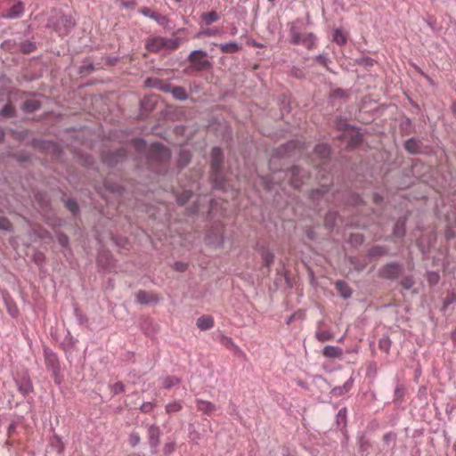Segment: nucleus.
<instances>
[{
	"label": "nucleus",
	"mask_w": 456,
	"mask_h": 456,
	"mask_svg": "<svg viewBox=\"0 0 456 456\" xmlns=\"http://www.w3.org/2000/svg\"><path fill=\"white\" fill-rule=\"evenodd\" d=\"M401 272V267L397 264H388L384 266L382 270V274L384 277L388 279L395 278L399 275Z\"/></svg>",
	"instance_id": "5"
},
{
	"label": "nucleus",
	"mask_w": 456,
	"mask_h": 456,
	"mask_svg": "<svg viewBox=\"0 0 456 456\" xmlns=\"http://www.w3.org/2000/svg\"><path fill=\"white\" fill-rule=\"evenodd\" d=\"M196 403L198 411H202L203 413L209 414L216 411V405L211 402L199 399L196 401Z\"/></svg>",
	"instance_id": "11"
},
{
	"label": "nucleus",
	"mask_w": 456,
	"mask_h": 456,
	"mask_svg": "<svg viewBox=\"0 0 456 456\" xmlns=\"http://www.w3.org/2000/svg\"><path fill=\"white\" fill-rule=\"evenodd\" d=\"M362 142V136L359 134H356L353 138H352V142L354 145H357L359 144L360 142Z\"/></svg>",
	"instance_id": "42"
},
{
	"label": "nucleus",
	"mask_w": 456,
	"mask_h": 456,
	"mask_svg": "<svg viewBox=\"0 0 456 456\" xmlns=\"http://www.w3.org/2000/svg\"><path fill=\"white\" fill-rule=\"evenodd\" d=\"M332 37H333V41L340 45H345L347 40V37H346V33L342 29H339V28H337L333 31Z\"/></svg>",
	"instance_id": "16"
},
{
	"label": "nucleus",
	"mask_w": 456,
	"mask_h": 456,
	"mask_svg": "<svg viewBox=\"0 0 456 456\" xmlns=\"http://www.w3.org/2000/svg\"><path fill=\"white\" fill-rule=\"evenodd\" d=\"M322 354L327 358L335 359L341 357L343 354V351L338 346H326L322 349Z\"/></svg>",
	"instance_id": "7"
},
{
	"label": "nucleus",
	"mask_w": 456,
	"mask_h": 456,
	"mask_svg": "<svg viewBox=\"0 0 456 456\" xmlns=\"http://www.w3.org/2000/svg\"><path fill=\"white\" fill-rule=\"evenodd\" d=\"M356 237L359 238V240H362V237H359L358 235H356Z\"/></svg>",
	"instance_id": "56"
},
{
	"label": "nucleus",
	"mask_w": 456,
	"mask_h": 456,
	"mask_svg": "<svg viewBox=\"0 0 456 456\" xmlns=\"http://www.w3.org/2000/svg\"><path fill=\"white\" fill-rule=\"evenodd\" d=\"M262 259H263L264 265L266 267H269L273 262L274 256L273 253L266 251V252L263 253Z\"/></svg>",
	"instance_id": "28"
},
{
	"label": "nucleus",
	"mask_w": 456,
	"mask_h": 456,
	"mask_svg": "<svg viewBox=\"0 0 456 456\" xmlns=\"http://www.w3.org/2000/svg\"><path fill=\"white\" fill-rule=\"evenodd\" d=\"M11 228V223L5 217H0V229L9 230Z\"/></svg>",
	"instance_id": "36"
},
{
	"label": "nucleus",
	"mask_w": 456,
	"mask_h": 456,
	"mask_svg": "<svg viewBox=\"0 0 456 456\" xmlns=\"http://www.w3.org/2000/svg\"><path fill=\"white\" fill-rule=\"evenodd\" d=\"M315 338L320 342H325V341L332 340L334 338V335L332 332H330L329 330H320L316 331Z\"/></svg>",
	"instance_id": "20"
},
{
	"label": "nucleus",
	"mask_w": 456,
	"mask_h": 456,
	"mask_svg": "<svg viewBox=\"0 0 456 456\" xmlns=\"http://www.w3.org/2000/svg\"><path fill=\"white\" fill-rule=\"evenodd\" d=\"M40 107L39 102L35 99L27 100L23 103V110L25 111L32 112L38 110Z\"/></svg>",
	"instance_id": "21"
},
{
	"label": "nucleus",
	"mask_w": 456,
	"mask_h": 456,
	"mask_svg": "<svg viewBox=\"0 0 456 456\" xmlns=\"http://www.w3.org/2000/svg\"><path fill=\"white\" fill-rule=\"evenodd\" d=\"M330 153V148L326 144H319L314 149V155L318 156L321 159H326Z\"/></svg>",
	"instance_id": "15"
},
{
	"label": "nucleus",
	"mask_w": 456,
	"mask_h": 456,
	"mask_svg": "<svg viewBox=\"0 0 456 456\" xmlns=\"http://www.w3.org/2000/svg\"><path fill=\"white\" fill-rule=\"evenodd\" d=\"M66 207L73 213L76 214L78 210V206L75 200H68L66 201Z\"/></svg>",
	"instance_id": "32"
},
{
	"label": "nucleus",
	"mask_w": 456,
	"mask_h": 456,
	"mask_svg": "<svg viewBox=\"0 0 456 456\" xmlns=\"http://www.w3.org/2000/svg\"><path fill=\"white\" fill-rule=\"evenodd\" d=\"M197 326L202 330H209L214 326V319L210 315H203L197 320Z\"/></svg>",
	"instance_id": "9"
},
{
	"label": "nucleus",
	"mask_w": 456,
	"mask_h": 456,
	"mask_svg": "<svg viewBox=\"0 0 456 456\" xmlns=\"http://www.w3.org/2000/svg\"><path fill=\"white\" fill-rule=\"evenodd\" d=\"M292 183L294 184L295 187H298L299 186V184L297 183L294 182V181L292 182Z\"/></svg>",
	"instance_id": "54"
},
{
	"label": "nucleus",
	"mask_w": 456,
	"mask_h": 456,
	"mask_svg": "<svg viewBox=\"0 0 456 456\" xmlns=\"http://www.w3.org/2000/svg\"><path fill=\"white\" fill-rule=\"evenodd\" d=\"M351 388V384L346 382L342 387H335L332 390L334 395H341L344 393H346Z\"/></svg>",
	"instance_id": "30"
},
{
	"label": "nucleus",
	"mask_w": 456,
	"mask_h": 456,
	"mask_svg": "<svg viewBox=\"0 0 456 456\" xmlns=\"http://www.w3.org/2000/svg\"><path fill=\"white\" fill-rule=\"evenodd\" d=\"M219 48L222 53H234L241 50V45H238L237 43L231 42L227 44H222L219 45Z\"/></svg>",
	"instance_id": "14"
},
{
	"label": "nucleus",
	"mask_w": 456,
	"mask_h": 456,
	"mask_svg": "<svg viewBox=\"0 0 456 456\" xmlns=\"http://www.w3.org/2000/svg\"><path fill=\"white\" fill-rule=\"evenodd\" d=\"M120 4H121V6H123L126 9H134L135 7L134 1L121 0Z\"/></svg>",
	"instance_id": "37"
},
{
	"label": "nucleus",
	"mask_w": 456,
	"mask_h": 456,
	"mask_svg": "<svg viewBox=\"0 0 456 456\" xmlns=\"http://www.w3.org/2000/svg\"><path fill=\"white\" fill-rule=\"evenodd\" d=\"M190 158H191L190 153L187 151H184V150L181 151L180 157H179V164L185 166L186 164L189 163Z\"/></svg>",
	"instance_id": "31"
},
{
	"label": "nucleus",
	"mask_w": 456,
	"mask_h": 456,
	"mask_svg": "<svg viewBox=\"0 0 456 456\" xmlns=\"http://www.w3.org/2000/svg\"><path fill=\"white\" fill-rule=\"evenodd\" d=\"M294 146H295V142H289V143L287 144V147H288V148H292V147H294Z\"/></svg>",
	"instance_id": "52"
},
{
	"label": "nucleus",
	"mask_w": 456,
	"mask_h": 456,
	"mask_svg": "<svg viewBox=\"0 0 456 456\" xmlns=\"http://www.w3.org/2000/svg\"><path fill=\"white\" fill-rule=\"evenodd\" d=\"M13 111V108L11 105H5L3 110H1L0 114L4 117H10L12 116Z\"/></svg>",
	"instance_id": "35"
},
{
	"label": "nucleus",
	"mask_w": 456,
	"mask_h": 456,
	"mask_svg": "<svg viewBox=\"0 0 456 456\" xmlns=\"http://www.w3.org/2000/svg\"><path fill=\"white\" fill-rule=\"evenodd\" d=\"M188 60L192 68L197 71L207 70L212 67L211 62L207 60V53L201 50L192 51Z\"/></svg>",
	"instance_id": "3"
},
{
	"label": "nucleus",
	"mask_w": 456,
	"mask_h": 456,
	"mask_svg": "<svg viewBox=\"0 0 456 456\" xmlns=\"http://www.w3.org/2000/svg\"><path fill=\"white\" fill-rule=\"evenodd\" d=\"M191 197V191L186 190L182 194L177 196V202L180 205H183L190 200Z\"/></svg>",
	"instance_id": "29"
},
{
	"label": "nucleus",
	"mask_w": 456,
	"mask_h": 456,
	"mask_svg": "<svg viewBox=\"0 0 456 456\" xmlns=\"http://www.w3.org/2000/svg\"><path fill=\"white\" fill-rule=\"evenodd\" d=\"M22 50H23L24 52H26V53H29V52L32 50V48H31V45H29V47H27V48H25V45H23V46H22Z\"/></svg>",
	"instance_id": "51"
},
{
	"label": "nucleus",
	"mask_w": 456,
	"mask_h": 456,
	"mask_svg": "<svg viewBox=\"0 0 456 456\" xmlns=\"http://www.w3.org/2000/svg\"><path fill=\"white\" fill-rule=\"evenodd\" d=\"M112 391L114 392V394H120V393H123L125 391V386L122 382H117L113 385L112 387Z\"/></svg>",
	"instance_id": "33"
},
{
	"label": "nucleus",
	"mask_w": 456,
	"mask_h": 456,
	"mask_svg": "<svg viewBox=\"0 0 456 456\" xmlns=\"http://www.w3.org/2000/svg\"><path fill=\"white\" fill-rule=\"evenodd\" d=\"M154 405L152 403H144L142 406H141V411L142 412H151L153 409Z\"/></svg>",
	"instance_id": "38"
},
{
	"label": "nucleus",
	"mask_w": 456,
	"mask_h": 456,
	"mask_svg": "<svg viewBox=\"0 0 456 456\" xmlns=\"http://www.w3.org/2000/svg\"><path fill=\"white\" fill-rule=\"evenodd\" d=\"M182 408H183V406H182L181 403L175 401V402L168 403L166 406V411L167 413L177 412V411H181Z\"/></svg>",
	"instance_id": "26"
},
{
	"label": "nucleus",
	"mask_w": 456,
	"mask_h": 456,
	"mask_svg": "<svg viewBox=\"0 0 456 456\" xmlns=\"http://www.w3.org/2000/svg\"><path fill=\"white\" fill-rule=\"evenodd\" d=\"M136 299L141 304H149L151 302H157L159 300V297L157 294L140 290L136 294Z\"/></svg>",
	"instance_id": "6"
},
{
	"label": "nucleus",
	"mask_w": 456,
	"mask_h": 456,
	"mask_svg": "<svg viewBox=\"0 0 456 456\" xmlns=\"http://www.w3.org/2000/svg\"><path fill=\"white\" fill-rule=\"evenodd\" d=\"M175 268L179 272H183L186 270L187 265L184 263L177 262L175 264Z\"/></svg>",
	"instance_id": "41"
},
{
	"label": "nucleus",
	"mask_w": 456,
	"mask_h": 456,
	"mask_svg": "<svg viewBox=\"0 0 456 456\" xmlns=\"http://www.w3.org/2000/svg\"><path fill=\"white\" fill-rule=\"evenodd\" d=\"M180 43L178 38H165L162 37H152L146 41V49L152 53H157L162 49L175 50L178 48Z\"/></svg>",
	"instance_id": "1"
},
{
	"label": "nucleus",
	"mask_w": 456,
	"mask_h": 456,
	"mask_svg": "<svg viewBox=\"0 0 456 456\" xmlns=\"http://www.w3.org/2000/svg\"><path fill=\"white\" fill-rule=\"evenodd\" d=\"M218 19V14L214 11L201 14V20L204 21L206 25H210L213 22L216 21Z\"/></svg>",
	"instance_id": "19"
},
{
	"label": "nucleus",
	"mask_w": 456,
	"mask_h": 456,
	"mask_svg": "<svg viewBox=\"0 0 456 456\" xmlns=\"http://www.w3.org/2000/svg\"><path fill=\"white\" fill-rule=\"evenodd\" d=\"M22 50H23L24 52H26V53H29V52L32 50V48H31V45H29V47H27V48H25V45H23V46H22Z\"/></svg>",
	"instance_id": "50"
},
{
	"label": "nucleus",
	"mask_w": 456,
	"mask_h": 456,
	"mask_svg": "<svg viewBox=\"0 0 456 456\" xmlns=\"http://www.w3.org/2000/svg\"><path fill=\"white\" fill-rule=\"evenodd\" d=\"M179 383V379L175 377H166L162 380V386L165 388H171L172 387L177 385Z\"/></svg>",
	"instance_id": "25"
},
{
	"label": "nucleus",
	"mask_w": 456,
	"mask_h": 456,
	"mask_svg": "<svg viewBox=\"0 0 456 456\" xmlns=\"http://www.w3.org/2000/svg\"><path fill=\"white\" fill-rule=\"evenodd\" d=\"M59 242L62 245V246H66L68 244V238L64 235H61L59 237Z\"/></svg>",
	"instance_id": "45"
},
{
	"label": "nucleus",
	"mask_w": 456,
	"mask_h": 456,
	"mask_svg": "<svg viewBox=\"0 0 456 456\" xmlns=\"http://www.w3.org/2000/svg\"><path fill=\"white\" fill-rule=\"evenodd\" d=\"M140 12L145 16L156 19V15L149 8H142Z\"/></svg>",
	"instance_id": "40"
},
{
	"label": "nucleus",
	"mask_w": 456,
	"mask_h": 456,
	"mask_svg": "<svg viewBox=\"0 0 456 456\" xmlns=\"http://www.w3.org/2000/svg\"><path fill=\"white\" fill-rule=\"evenodd\" d=\"M404 147L410 153L416 154L419 151V142L416 139H409L405 142Z\"/></svg>",
	"instance_id": "18"
},
{
	"label": "nucleus",
	"mask_w": 456,
	"mask_h": 456,
	"mask_svg": "<svg viewBox=\"0 0 456 456\" xmlns=\"http://www.w3.org/2000/svg\"><path fill=\"white\" fill-rule=\"evenodd\" d=\"M134 143H135V146H136L137 148H139L142 144H144V142H143L142 140H136V141L134 142Z\"/></svg>",
	"instance_id": "49"
},
{
	"label": "nucleus",
	"mask_w": 456,
	"mask_h": 456,
	"mask_svg": "<svg viewBox=\"0 0 456 456\" xmlns=\"http://www.w3.org/2000/svg\"><path fill=\"white\" fill-rule=\"evenodd\" d=\"M24 11V5L21 2H19L12 5V7L8 11L4 17L10 19H15L20 17Z\"/></svg>",
	"instance_id": "12"
},
{
	"label": "nucleus",
	"mask_w": 456,
	"mask_h": 456,
	"mask_svg": "<svg viewBox=\"0 0 456 456\" xmlns=\"http://www.w3.org/2000/svg\"><path fill=\"white\" fill-rule=\"evenodd\" d=\"M453 449H454V452H455V453H456V441H455V444H454V445H453Z\"/></svg>",
	"instance_id": "55"
},
{
	"label": "nucleus",
	"mask_w": 456,
	"mask_h": 456,
	"mask_svg": "<svg viewBox=\"0 0 456 456\" xmlns=\"http://www.w3.org/2000/svg\"><path fill=\"white\" fill-rule=\"evenodd\" d=\"M395 232L399 235H403L404 233V228H403V225H399L398 224H396V228H395Z\"/></svg>",
	"instance_id": "44"
},
{
	"label": "nucleus",
	"mask_w": 456,
	"mask_h": 456,
	"mask_svg": "<svg viewBox=\"0 0 456 456\" xmlns=\"http://www.w3.org/2000/svg\"><path fill=\"white\" fill-rule=\"evenodd\" d=\"M220 33H221L220 30L217 28H206V29L200 31L196 35V37L200 38L202 37H215V36L219 35Z\"/></svg>",
	"instance_id": "23"
},
{
	"label": "nucleus",
	"mask_w": 456,
	"mask_h": 456,
	"mask_svg": "<svg viewBox=\"0 0 456 456\" xmlns=\"http://www.w3.org/2000/svg\"><path fill=\"white\" fill-rule=\"evenodd\" d=\"M19 391L23 395H27L33 390V386L28 378L24 377L20 381H17Z\"/></svg>",
	"instance_id": "10"
},
{
	"label": "nucleus",
	"mask_w": 456,
	"mask_h": 456,
	"mask_svg": "<svg viewBox=\"0 0 456 456\" xmlns=\"http://www.w3.org/2000/svg\"><path fill=\"white\" fill-rule=\"evenodd\" d=\"M336 287L338 290L340 292L341 296H343L344 297H350L351 291L346 283L342 281H338Z\"/></svg>",
	"instance_id": "24"
},
{
	"label": "nucleus",
	"mask_w": 456,
	"mask_h": 456,
	"mask_svg": "<svg viewBox=\"0 0 456 456\" xmlns=\"http://www.w3.org/2000/svg\"><path fill=\"white\" fill-rule=\"evenodd\" d=\"M173 96L177 100H185L187 98V94L184 88L181 86H174L171 90Z\"/></svg>",
	"instance_id": "22"
},
{
	"label": "nucleus",
	"mask_w": 456,
	"mask_h": 456,
	"mask_svg": "<svg viewBox=\"0 0 456 456\" xmlns=\"http://www.w3.org/2000/svg\"><path fill=\"white\" fill-rule=\"evenodd\" d=\"M222 163L223 156L221 150L216 147L211 151V179L213 180L215 187L224 189V180L220 175Z\"/></svg>",
	"instance_id": "2"
},
{
	"label": "nucleus",
	"mask_w": 456,
	"mask_h": 456,
	"mask_svg": "<svg viewBox=\"0 0 456 456\" xmlns=\"http://www.w3.org/2000/svg\"><path fill=\"white\" fill-rule=\"evenodd\" d=\"M291 43L293 45H299L302 41L303 35L296 31L294 26L290 28Z\"/></svg>",
	"instance_id": "27"
},
{
	"label": "nucleus",
	"mask_w": 456,
	"mask_h": 456,
	"mask_svg": "<svg viewBox=\"0 0 456 456\" xmlns=\"http://www.w3.org/2000/svg\"><path fill=\"white\" fill-rule=\"evenodd\" d=\"M223 341L226 343V345H231L232 347L239 349L236 345L232 342V340L230 338L224 337Z\"/></svg>",
	"instance_id": "43"
},
{
	"label": "nucleus",
	"mask_w": 456,
	"mask_h": 456,
	"mask_svg": "<svg viewBox=\"0 0 456 456\" xmlns=\"http://www.w3.org/2000/svg\"><path fill=\"white\" fill-rule=\"evenodd\" d=\"M317 60H318L321 63L325 64L326 58H325L324 56H322V55H319V56L317 57Z\"/></svg>",
	"instance_id": "48"
},
{
	"label": "nucleus",
	"mask_w": 456,
	"mask_h": 456,
	"mask_svg": "<svg viewBox=\"0 0 456 456\" xmlns=\"http://www.w3.org/2000/svg\"><path fill=\"white\" fill-rule=\"evenodd\" d=\"M149 159L160 163L167 162L170 159V151L159 143L151 144L149 151Z\"/></svg>",
	"instance_id": "4"
},
{
	"label": "nucleus",
	"mask_w": 456,
	"mask_h": 456,
	"mask_svg": "<svg viewBox=\"0 0 456 456\" xmlns=\"http://www.w3.org/2000/svg\"><path fill=\"white\" fill-rule=\"evenodd\" d=\"M159 429L158 427L152 425L148 428L149 443L151 446L157 447L159 444Z\"/></svg>",
	"instance_id": "8"
},
{
	"label": "nucleus",
	"mask_w": 456,
	"mask_h": 456,
	"mask_svg": "<svg viewBox=\"0 0 456 456\" xmlns=\"http://www.w3.org/2000/svg\"><path fill=\"white\" fill-rule=\"evenodd\" d=\"M403 286L405 289H410L411 286V282L409 280H405V281H403Z\"/></svg>",
	"instance_id": "47"
},
{
	"label": "nucleus",
	"mask_w": 456,
	"mask_h": 456,
	"mask_svg": "<svg viewBox=\"0 0 456 456\" xmlns=\"http://www.w3.org/2000/svg\"><path fill=\"white\" fill-rule=\"evenodd\" d=\"M140 442V436L138 433H132L129 436V443L131 445L135 446Z\"/></svg>",
	"instance_id": "34"
},
{
	"label": "nucleus",
	"mask_w": 456,
	"mask_h": 456,
	"mask_svg": "<svg viewBox=\"0 0 456 456\" xmlns=\"http://www.w3.org/2000/svg\"><path fill=\"white\" fill-rule=\"evenodd\" d=\"M60 22L64 25V29L58 28L59 33L68 34L69 29L75 26V21L71 16L63 15L60 19Z\"/></svg>",
	"instance_id": "13"
},
{
	"label": "nucleus",
	"mask_w": 456,
	"mask_h": 456,
	"mask_svg": "<svg viewBox=\"0 0 456 456\" xmlns=\"http://www.w3.org/2000/svg\"><path fill=\"white\" fill-rule=\"evenodd\" d=\"M439 280V275L436 273H428V281L431 284H436Z\"/></svg>",
	"instance_id": "39"
},
{
	"label": "nucleus",
	"mask_w": 456,
	"mask_h": 456,
	"mask_svg": "<svg viewBox=\"0 0 456 456\" xmlns=\"http://www.w3.org/2000/svg\"><path fill=\"white\" fill-rule=\"evenodd\" d=\"M379 346H380V348H381V349L387 350V349H388V347H389V341H387V340H386V341H383V340H382V341H380Z\"/></svg>",
	"instance_id": "46"
},
{
	"label": "nucleus",
	"mask_w": 456,
	"mask_h": 456,
	"mask_svg": "<svg viewBox=\"0 0 456 456\" xmlns=\"http://www.w3.org/2000/svg\"><path fill=\"white\" fill-rule=\"evenodd\" d=\"M236 33V29L232 30V34L234 35Z\"/></svg>",
	"instance_id": "57"
},
{
	"label": "nucleus",
	"mask_w": 456,
	"mask_h": 456,
	"mask_svg": "<svg viewBox=\"0 0 456 456\" xmlns=\"http://www.w3.org/2000/svg\"><path fill=\"white\" fill-rule=\"evenodd\" d=\"M298 169L297 167L293 168L291 171L292 175H297Z\"/></svg>",
	"instance_id": "53"
},
{
	"label": "nucleus",
	"mask_w": 456,
	"mask_h": 456,
	"mask_svg": "<svg viewBox=\"0 0 456 456\" xmlns=\"http://www.w3.org/2000/svg\"><path fill=\"white\" fill-rule=\"evenodd\" d=\"M315 39L316 37L313 33L305 34L300 44L307 49H313L315 46Z\"/></svg>",
	"instance_id": "17"
}]
</instances>
